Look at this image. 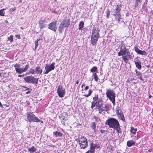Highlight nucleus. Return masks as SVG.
<instances>
[{
    "label": "nucleus",
    "mask_w": 153,
    "mask_h": 153,
    "mask_svg": "<svg viewBox=\"0 0 153 153\" xmlns=\"http://www.w3.org/2000/svg\"><path fill=\"white\" fill-rule=\"evenodd\" d=\"M99 31L100 29L96 27H94L92 30L91 42L93 46H96L97 45V42L99 38Z\"/></svg>",
    "instance_id": "obj_3"
},
{
    "label": "nucleus",
    "mask_w": 153,
    "mask_h": 153,
    "mask_svg": "<svg viewBox=\"0 0 153 153\" xmlns=\"http://www.w3.org/2000/svg\"><path fill=\"white\" fill-rule=\"evenodd\" d=\"M88 30V28L87 27H85L84 28H82V30L83 31L85 32L87 31Z\"/></svg>",
    "instance_id": "obj_43"
},
{
    "label": "nucleus",
    "mask_w": 153,
    "mask_h": 153,
    "mask_svg": "<svg viewBox=\"0 0 153 153\" xmlns=\"http://www.w3.org/2000/svg\"><path fill=\"white\" fill-rule=\"evenodd\" d=\"M29 73L30 74H36L35 70L34 69H30L29 72Z\"/></svg>",
    "instance_id": "obj_39"
},
{
    "label": "nucleus",
    "mask_w": 153,
    "mask_h": 153,
    "mask_svg": "<svg viewBox=\"0 0 153 153\" xmlns=\"http://www.w3.org/2000/svg\"><path fill=\"white\" fill-rule=\"evenodd\" d=\"M121 4L118 3L115 6V7L113 10L112 13L113 15L114 16L115 20L119 23L121 19V15L120 13V11L121 8Z\"/></svg>",
    "instance_id": "obj_4"
},
{
    "label": "nucleus",
    "mask_w": 153,
    "mask_h": 153,
    "mask_svg": "<svg viewBox=\"0 0 153 153\" xmlns=\"http://www.w3.org/2000/svg\"><path fill=\"white\" fill-rule=\"evenodd\" d=\"M79 81L78 80H77L76 81V83L77 84H79Z\"/></svg>",
    "instance_id": "obj_57"
},
{
    "label": "nucleus",
    "mask_w": 153,
    "mask_h": 153,
    "mask_svg": "<svg viewBox=\"0 0 153 153\" xmlns=\"http://www.w3.org/2000/svg\"><path fill=\"white\" fill-rule=\"evenodd\" d=\"M145 3H144V4L142 6V9H145L146 7V6H145Z\"/></svg>",
    "instance_id": "obj_50"
},
{
    "label": "nucleus",
    "mask_w": 153,
    "mask_h": 153,
    "mask_svg": "<svg viewBox=\"0 0 153 153\" xmlns=\"http://www.w3.org/2000/svg\"><path fill=\"white\" fill-rule=\"evenodd\" d=\"M151 35L153 37V30H152L151 33Z\"/></svg>",
    "instance_id": "obj_52"
},
{
    "label": "nucleus",
    "mask_w": 153,
    "mask_h": 153,
    "mask_svg": "<svg viewBox=\"0 0 153 153\" xmlns=\"http://www.w3.org/2000/svg\"><path fill=\"white\" fill-rule=\"evenodd\" d=\"M40 40V39H38L36 41H35V50H36V49L37 47L38 46V42Z\"/></svg>",
    "instance_id": "obj_35"
},
{
    "label": "nucleus",
    "mask_w": 153,
    "mask_h": 153,
    "mask_svg": "<svg viewBox=\"0 0 153 153\" xmlns=\"http://www.w3.org/2000/svg\"><path fill=\"white\" fill-rule=\"evenodd\" d=\"M152 1H153V0H152Z\"/></svg>",
    "instance_id": "obj_63"
},
{
    "label": "nucleus",
    "mask_w": 153,
    "mask_h": 153,
    "mask_svg": "<svg viewBox=\"0 0 153 153\" xmlns=\"http://www.w3.org/2000/svg\"><path fill=\"white\" fill-rule=\"evenodd\" d=\"M96 123L95 122L91 123V128L94 130L95 133L97 131L96 130Z\"/></svg>",
    "instance_id": "obj_26"
},
{
    "label": "nucleus",
    "mask_w": 153,
    "mask_h": 153,
    "mask_svg": "<svg viewBox=\"0 0 153 153\" xmlns=\"http://www.w3.org/2000/svg\"><path fill=\"white\" fill-rule=\"evenodd\" d=\"M92 90L91 89H90L89 90L88 94H85L83 96L86 97H88L89 96L91 95V94L92 93Z\"/></svg>",
    "instance_id": "obj_30"
},
{
    "label": "nucleus",
    "mask_w": 153,
    "mask_h": 153,
    "mask_svg": "<svg viewBox=\"0 0 153 153\" xmlns=\"http://www.w3.org/2000/svg\"><path fill=\"white\" fill-rule=\"evenodd\" d=\"M134 50L138 54L141 55H146L147 53L144 51H141L140 50L137 46H135Z\"/></svg>",
    "instance_id": "obj_16"
},
{
    "label": "nucleus",
    "mask_w": 153,
    "mask_h": 153,
    "mask_svg": "<svg viewBox=\"0 0 153 153\" xmlns=\"http://www.w3.org/2000/svg\"><path fill=\"white\" fill-rule=\"evenodd\" d=\"M56 23L57 21L55 20L53 21L48 25L49 29L52 30L54 31L55 32L56 31L57 29Z\"/></svg>",
    "instance_id": "obj_15"
},
{
    "label": "nucleus",
    "mask_w": 153,
    "mask_h": 153,
    "mask_svg": "<svg viewBox=\"0 0 153 153\" xmlns=\"http://www.w3.org/2000/svg\"><path fill=\"white\" fill-rule=\"evenodd\" d=\"M21 28L22 29H23V27H21Z\"/></svg>",
    "instance_id": "obj_61"
},
{
    "label": "nucleus",
    "mask_w": 153,
    "mask_h": 153,
    "mask_svg": "<svg viewBox=\"0 0 153 153\" xmlns=\"http://www.w3.org/2000/svg\"><path fill=\"white\" fill-rule=\"evenodd\" d=\"M27 150L30 153H33L36 152V149L34 146H32L31 147L28 148Z\"/></svg>",
    "instance_id": "obj_22"
},
{
    "label": "nucleus",
    "mask_w": 153,
    "mask_h": 153,
    "mask_svg": "<svg viewBox=\"0 0 153 153\" xmlns=\"http://www.w3.org/2000/svg\"><path fill=\"white\" fill-rule=\"evenodd\" d=\"M93 101L97 105V106L101 103L103 102V100L101 98H98V95L95 94L94 97H93Z\"/></svg>",
    "instance_id": "obj_13"
},
{
    "label": "nucleus",
    "mask_w": 153,
    "mask_h": 153,
    "mask_svg": "<svg viewBox=\"0 0 153 153\" xmlns=\"http://www.w3.org/2000/svg\"><path fill=\"white\" fill-rule=\"evenodd\" d=\"M28 66L29 65H27L24 68H20V64L19 63H16L14 65L16 71L19 74H21L26 71L28 68Z\"/></svg>",
    "instance_id": "obj_8"
},
{
    "label": "nucleus",
    "mask_w": 153,
    "mask_h": 153,
    "mask_svg": "<svg viewBox=\"0 0 153 153\" xmlns=\"http://www.w3.org/2000/svg\"><path fill=\"white\" fill-rule=\"evenodd\" d=\"M85 84H83L81 86V87L82 88L83 86H85Z\"/></svg>",
    "instance_id": "obj_58"
},
{
    "label": "nucleus",
    "mask_w": 153,
    "mask_h": 153,
    "mask_svg": "<svg viewBox=\"0 0 153 153\" xmlns=\"http://www.w3.org/2000/svg\"><path fill=\"white\" fill-rule=\"evenodd\" d=\"M96 106V107L97 108V105L95 103L94 101H93L91 103V108L93 109V108L95 107Z\"/></svg>",
    "instance_id": "obj_38"
},
{
    "label": "nucleus",
    "mask_w": 153,
    "mask_h": 153,
    "mask_svg": "<svg viewBox=\"0 0 153 153\" xmlns=\"http://www.w3.org/2000/svg\"><path fill=\"white\" fill-rule=\"evenodd\" d=\"M141 0H136V1L135 2L134 6L135 7H137L138 6V3H140V2H141V1H140Z\"/></svg>",
    "instance_id": "obj_36"
},
{
    "label": "nucleus",
    "mask_w": 153,
    "mask_h": 153,
    "mask_svg": "<svg viewBox=\"0 0 153 153\" xmlns=\"http://www.w3.org/2000/svg\"><path fill=\"white\" fill-rule=\"evenodd\" d=\"M89 86H87L85 87V90H88L89 88Z\"/></svg>",
    "instance_id": "obj_51"
},
{
    "label": "nucleus",
    "mask_w": 153,
    "mask_h": 153,
    "mask_svg": "<svg viewBox=\"0 0 153 153\" xmlns=\"http://www.w3.org/2000/svg\"><path fill=\"white\" fill-rule=\"evenodd\" d=\"M15 37L19 39H21L20 36L19 34H17L16 35Z\"/></svg>",
    "instance_id": "obj_46"
},
{
    "label": "nucleus",
    "mask_w": 153,
    "mask_h": 153,
    "mask_svg": "<svg viewBox=\"0 0 153 153\" xmlns=\"http://www.w3.org/2000/svg\"><path fill=\"white\" fill-rule=\"evenodd\" d=\"M152 14L153 15V10H152L151 11Z\"/></svg>",
    "instance_id": "obj_59"
},
{
    "label": "nucleus",
    "mask_w": 153,
    "mask_h": 153,
    "mask_svg": "<svg viewBox=\"0 0 153 153\" xmlns=\"http://www.w3.org/2000/svg\"><path fill=\"white\" fill-rule=\"evenodd\" d=\"M96 106V107L97 108V105L95 103L94 101H93L91 103V108L93 109V108L95 107Z\"/></svg>",
    "instance_id": "obj_37"
},
{
    "label": "nucleus",
    "mask_w": 153,
    "mask_h": 153,
    "mask_svg": "<svg viewBox=\"0 0 153 153\" xmlns=\"http://www.w3.org/2000/svg\"><path fill=\"white\" fill-rule=\"evenodd\" d=\"M45 19L43 20H40L39 21V28L40 29L43 28L45 27Z\"/></svg>",
    "instance_id": "obj_18"
},
{
    "label": "nucleus",
    "mask_w": 153,
    "mask_h": 153,
    "mask_svg": "<svg viewBox=\"0 0 153 153\" xmlns=\"http://www.w3.org/2000/svg\"><path fill=\"white\" fill-rule=\"evenodd\" d=\"M134 62L135 63L136 67L139 70H141V62L140 60L138 59L135 58L134 60Z\"/></svg>",
    "instance_id": "obj_17"
},
{
    "label": "nucleus",
    "mask_w": 153,
    "mask_h": 153,
    "mask_svg": "<svg viewBox=\"0 0 153 153\" xmlns=\"http://www.w3.org/2000/svg\"><path fill=\"white\" fill-rule=\"evenodd\" d=\"M94 119H95V121L97 122H99L100 121V118L96 116H94Z\"/></svg>",
    "instance_id": "obj_40"
},
{
    "label": "nucleus",
    "mask_w": 153,
    "mask_h": 153,
    "mask_svg": "<svg viewBox=\"0 0 153 153\" xmlns=\"http://www.w3.org/2000/svg\"><path fill=\"white\" fill-rule=\"evenodd\" d=\"M22 76H23V75H18V76L19 77H22Z\"/></svg>",
    "instance_id": "obj_54"
},
{
    "label": "nucleus",
    "mask_w": 153,
    "mask_h": 153,
    "mask_svg": "<svg viewBox=\"0 0 153 153\" xmlns=\"http://www.w3.org/2000/svg\"><path fill=\"white\" fill-rule=\"evenodd\" d=\"M127 145L128 147H131L133 145H135V142L133 140H128L127 142Z\"/></svg>",
    "instance_id": "obj_21"
},
{
    "label": "nucleus",
    "mask_w": 153,
    "mask_h": 153,
    "mask_svg": "<svg viewBox=\"0 0 153 153\" xmlns=\"http://www.w3.org/2000/svg\"><path fill=\"white\" fill-rule=\"evenodd\" d=\"M19 2H22V0H20Z\"/></svg>",
    "instance_id": "obj_60"
},
{
    "label": "nucleus",
    "mask_w": 153,
    "mask_h": 153,
    "mask_svg": "<svg viewBox=\"0 0 153 153\" xmlns=\"http://www.w3.org/2000/svg\"><path fill=\"white\" fill-rule=\"evenodd\" d=\"M84 25V22L82 21H81L80 22L79 25V27L78 29L80 30L82 29V28L83 27Z\"/></svg>",
    "instance_id": "obj_25"
},
{
    "label": "nucleus",
    "mask_w": 153,
    "mask_h": 153,
    "mask_svg": "<svg viewBox=\"0 0 153 153\" xmlns=\"http://www.w3.org/2000/svg\"><path fill=\"white\" fill-rule=\"evenodd\" d=\"M28 91L26 92V94H28L30 93L31 92V91L32 90V89H30L29 90H28Z\"/></svg>",
    "instance_id": "obj_47"
},
{
    "label": "nucleus",
    "mask_w": 153,
    "mask_h": 153,
    "mask_svg": "<svg viewBox=\"0 0 153 153\" xmlns=\"http://www.w3.org/2000/svg\"><path fill=\"white\" fill-rule=\"evenodd\" d=\"M117 115L118 117L121 120L123 121H124L125 120V118L123 115V114L122 113H119V114H117Z\"/></svg>",
    "instance_id": "obj_23"
},
{
    "label": "nucleus",
    "mask_w": 153,
    "mask_h": 153,
    "mask_svg": "<svg viewBox=\"0 0 153 153\" xmlns=\"http://www.w3.org/2000/svg\"><path fill=\"white\" fill-rule=\"evenodd\" d=\"M152 97V96L150 94L149 95V97H148V98L149 99H150Z\"/></svg>",
    "instance_id": "obj_53"
},
{
    "label": "nucleus",
    "mask_w": 153,
    "mask_h": 153,
    "mask_svg": "<svg viewBox=\"0 0 153 153\" xmlns=\"http://www.w3.org/2000/svg\"><path fill=\"white\" fill-rule=\"evenodd\" d=\"M66 121V120H65L64 118H63L62 120L61 121L63 125H65L66 124L65 121Z\"/></svg>",
    "instance_id": "obj_42"
},
{
    "label": "nucleus",
    "mask_w": 153,
    "mask_h": 153,
    "mask_svg": "<svg viewBox=\"0 0 153 153\" xmlns=\"http://www.w3.org/2000/svg\"><path fill=\"white\" fill-rule=\"evenodd\" d=\"M136 72L135 75L137 76V78L140 79L141 80L143 81V79L142 78V74L139 71L137 70H135Z\"/></svg>",
    "instance_id": "obj_19"
},
{
    "label": "nucleus",
    "mask_w": 153,
    "mask_h": 153,
    "mask_svg": "<svg viewBox=\"0 0 153 153\" xmlns=\"http://www.w3.org/2000/svg\"><path fill=\"white\" fill-rule=\"evenodd\" d=\"M106 97L112 102L114 105L115 103V94L113 90L108 89L106 93Z\"/></svg>",
    "instance_id": "obj_6"
},
{
    "label": "nucleus",
    "mask_w": 153,
    "mask_h": 153,
    "mask_svg": "<svg viewBox=\"0 0 153 153\" xmlns=\"http://www.w3.org/2000/svg\"><path fill=\"white\" fill-rule=\"evenodd\" d=\"M100 147V145L99 144L94 143L93 142L91 141L90 144V149L87 152L88 153H95V149L96 148L99 149Z\"/></svg>",
    "instance_id": "obj_10"
},
{
    "label": "nucleus",
    "mask_w": 153,
    "mask_h": 153,
    "mask_svg": "<svg viewBox=\"0 0 153 153\" xmlns=\"http://www.w3.org/2000/svg\"><path fill=\"white\" fill-rule=\"evenodd\" d=\"M36 74H41L42 72V69L39 66H37L35 68Z\"/></svg>",
    "instance_id": "obj_20"
},
{
    "label": "nucleus",
    "mask_w": 153,
    "mask_h": 153,
    "mask_svg": "<svg viewBox=\"0 0 153 153\" xmlns=\"http://www.w3.org/2000/svg\"><path fill=\"white\" fill-rule=\"evenodd\" d=\"M24 79L27 83L36 84L37 83L38 80V79L35 78L31 75L26 76Z\"/></svg>",
    "instance_id": "obj_9"
},
{
    "label": "nucleus",
    "mask_w": 153,
    "mask_h": 153,
    "mask_svg": "<svg viewBox=\"0 0 153 153\" xmlns=\"http://www.w3.org/2000/svg\"><path fill=\"white\" fill-rule=\"evenodd\" d=\"M22 87L26 88V90H25V91H26V90H29L30 89L29 88H28L27 87H26L25 86H22Z\"/></svg>",
    "instance_id": "obj_49"
},
{
    "label": "nucleus",
    "mask_w": 153,
    "mask_h": 153,
    "mask_svg": "<svg viewBox=\"0 0 153 153\" xmlns=\"http://www.w3.org/2000/svg\"><path fill=\"white\" fill-rule=\"evenodd\" d=\"M120 51L118 53V56H122V58L125 63L127 64L128 59L132 58V55L129 49L126 48L125 43L122 41L119 45Z\"/></svg>",
    "instance_id": "obj_1"
},
{
    "label": "nucleus",
    "mask_w": 153,
    "mask_h": 153,
    "mask_svg": "<svg viewBox=\"0 0 153 153\" xmlns=\"http://www.w3.org/2000/svg\"><path fill=\"white\" fill-rule=\"evenodd\" d=\"M4 106H6V107H8L9 106V105H7V104H4Z\"/></svg>",
    "instance_id": "obj_55"
},
{
    "label": "nucleus",
    "mask_w": 153,
    "mask_h": 153,
    "mask_svg": "<svg viewBox=\"0 0 153 153\" xmlns=\"http://www.w3.org/2000/svg\"><path fill=\"white\" fill-rule=\"evenodd\" d=\"M61 25L62 26V27H66L67 26V20L66 19H64L62 22Z\"/></svg>",
    "instance_id": "obj_27"
},
{
    "label": "nucleus",
    "mask_w": 153,
    "mask_h": 153,
    "mask_svg": "<svg viewBox=\"0 0 153 153\" xmlns=\"http://www.w3.org/2000/svg\"><path fill=\"white\" fill-rule=\"evenodd\" d=\"M100 132H101V133L102 134H104V133L105 132V130H104L101 129L100 130Z\"/></svg>",
    "instance_id": "obj_48"
},
{
    "label": "nucleus",
    "mask_w": 153,
    "mask_h": 153,
    "mask_svg": "<svg viewBox=\"0 0 153 153\" xmlns=\"http://www.w3.org/2000/svg\"><path fill=\"white\" fill-rule=\"evenodd\" d=\"M152 151V149H149V150H148V152H151Z\"/></svg>",
    "instance_id": "obj_56"
},
{
    "label": "nucleus",
    "mask_w": 153,
    "mask_h": 153,
    "mask_svg": "<svg viewBox=\"0 0 153 153\" xmlns=\"http://www.w3.org/2000/svg\"><path fill=\"white\" fill-rule=\"evenodd\" d=\"M26 115L27 119L29 122H40L42 123H43V122L42 120L39 119L36 116L32 113L30 112H27Z\"/></svg>",
    "instance_id": "obj_5"
},
{
    "label": "nucleus",
    "mask_w": 153,
    "mask_h": 153,
    "mask_svg": "<svg viewBox=\"0 0 153 153\" xmlns=\"http://www.w3.org/2000/svg\"><path fill=\"white\" fill-rule=\"evenodd\" d=\"M7 40L10 42H12L13 41V36L12 35H10L9 37L7 38Z\"/></svg>",
    "instance_id": "obj_32"
},
{
    "label": "nucleus",
    "mask_w": 153,
    "mask_h": 153,
    "mask_svg": "<svg viewBox=\"0 0 153 153\" xmlns=\"http://www.w3.org/2000/svg\"><path fill=\"white\" fill-rule=\"evenodd\" d=\"M79 143L81 149H84L88 146L87 140L85 137L81 138L79 140Z\"/></svg>",
    "instance_id": "obj_11"
},
{
    "label": "nucleus",
    "mask_w": 153,
    "mask_h": 153,
    "mask_svg": "<svg viewBox=\"0 0 153 153\" xmlns=\"http://www.w3.org/2000/svg\"><path fill=\"white\" fill-rule=\"evenodd\" d=\"M105 124L108 125L109 128L114 129L118 134L122 133L120 124L116 119L111 117L108 119L105 122Z\"/></svg>",
    "instance_id": "obj_2"
},
{
    "label": "nucleus",
    "mask_w": 153,
    "mask_h": 153,
    "mask_svg": "<svg viewBox=\"0 0 153 153\" xmlns=\"http://www.w3.org/2000/svg\"><path fill=\"white\" fill-rule=\"evenodd\" d=\"M105 13L106 15V18L108 19L109 18L110 14V11L109 9L108 8L106 10Z\"/></svg>",
    "instance_id": "obj_31"
},
{
    "label": "nucleus",
    "mask_w": 153,
    "mask_h": 153,
    "mask_svg": "<svg viewBox=\"0 0 153 153\" xmlns=\"http://www.w3.org/2000/svg\"><path fill=\"white\" fill-rule=\"evenodd\" d=\"M57 92L59 96L61 97H63L65 93L64 88L60 85L58 86V87Z\"/></svg>",
    "instance_id": "obj_14"
},
{
    "label": "nucleus",
    "mask_w": 153,
    "mask_h": 153,
    "mask_svg": "<svg viewBox=\"0 0 153 153\" xmlns=\"http://www.w3.org/2000/svg\"><path fill=\"white\" fill-rule=\"evenodd\" d=\"M53 135H54L55 137H61L62 136V134L60 132L56 131L53 132Z\"/></svg>",
    "instance_id": "obj_24"
},
{
    "label": "nucleus",
    "mask_w": 153,
    "mask_h": 153,
    "mask_svg": "<svg viewBox=\"0 0 153 153\" xmlns=\"http://www.w3.org/2000/svg\"><path fill=\"white\" fill-rule=\"evenodd\" d=\"M119 107H118L117 108H116V114H117L118 113L119 114Z\"/></svg>",
    "instance_id": "obj_45"
},
{
    "label": "nucleus",
    "mask_w": 153,
    "mask_h": 153,
    "mask_svg": "<svg viewBox=\"0 0 153 153\" xmlns=\"http://www.w3.org/2000/svg\"><path fill=\"white\" fill-rule=\"evenodd\" d=\"M109 108V105L108 104H104L102 102L97 107V109L100 114H101L102 111H107Z\"/></svg>",
    "instance_id": "obj_7"
},
{
    "label": "nucleus",
    "mask_w": 153,
    "mask_h": 153,
    "mask_svg": "<svg viewBox=\"0 0 153 153\" xmlns=\"http://www.w3.org/2000/svg\"><path fill=\"white\" fill-rule=\"evenodd\" d=\"M16 10V7H15L13 8H11L9 10L10 11H11L12 12H14Z\"/></svg>",
    "instance_id": "obj_44"
},
{
    "label": "nucleus",
    "mask_w": 153,
    "mask_h": 153,
    "mask_svg": "<svg viewBox=\"0 0 153 153\" xmlns=\"http://www.w3.org/2000/svg\"><path fill=\"white\" fill-rule=\"evenodd\" d=\"M55 63L53 62L49 66H48L47 65H46L45 67V71L43 73V74H48L50 71L54 70L55 69Z\"/></svg>",
    "instance_id": "obj_12"
},
{
    "label": "nucleus",
    "mask_w": 153,
    "mask_h": 153,
    "mask_svg": "<svg viewBox=\"0 0 153 153\" xmlns=\"http://www.w3.org/2000/svg\"><path fill=\"white\" fill-rule=\"evenodd\" d=\"M69 24H68V25H69Z\"/></svg>",
    "instance_id": "obj_62"
},
{
    "label": "nucleus",
    "mask_w": 153,
    "mask_h": 153,
    "mask_svg": "<svg viewBox=\"0 0 153 153\" xmlns=\"http://www.w3.org/2000/svg\"><path fill=\"white\" fill-rule=\"evenodd\" d=\"M64 27H62V26L61 25H60V26H59V31L60 32V33H62V30H63V28Z\"/></svg>",
    "instance_id": "obj_41"
},
{
    "label": "nucleus",
    "mask_w": 153,
    "mask_h": 153,
    "mask_svg": "<svg viewBox=\"0 0 153 153\" xmlns=\"http://www.w3.org/2000/svg\"><path fill=\"white\" fill-rule=\"evenodd\" d=\"M6 9V8H3L0 10V16H4L5 13L4 10Z\"/></svg>",
    "instance_id": "obj_29"
},
{
    "label": "nucleus",
    "mask_w": 153,
    "mask_h": 153,
    "mask_svg": "<svg viewBox=\"0 0 153 153\" xmlns=\"http://www.w3.org/2000/svg\"><path fill=\"white\" fill-rule=\"evenodd\" d=\"M97 67L96 66H94L90 70V72H94L96 71L97 72Z\"/></svg>",
    "instance_id": "obj_33"
},
{
    "label": "nucleus",
    "mask_w": 153,
    "mask_h": 153,
    "mask_svg": "<svg viewBox=\"0 0 153 153\" xmlns=\"http://www.w3.org/2000/svg\"><path fill=\"white\" fill-rule=\"evenodd\" d=\"M92 76H94L95 80L96 82L98 80V77L96 73H94Z\"/></svg>",
    "instance_id": "obj_34"
},
{
    "label": "nucleus",
    "mask_w": 153,
    "mask_h": 153,
    "mask_svg": "<svg viewBox=\"0 0 153 153\" xmlns=\"http://www.w3.org/2000/svg\"><path fill=\"white\" fill-rule=\"evenodd\" d=\"M137 130V128H134L133 127H131L130 131L131 133L133 134H136Z\"/></svg>",
    "instance_id": "obj_28"
}]
</instances>
